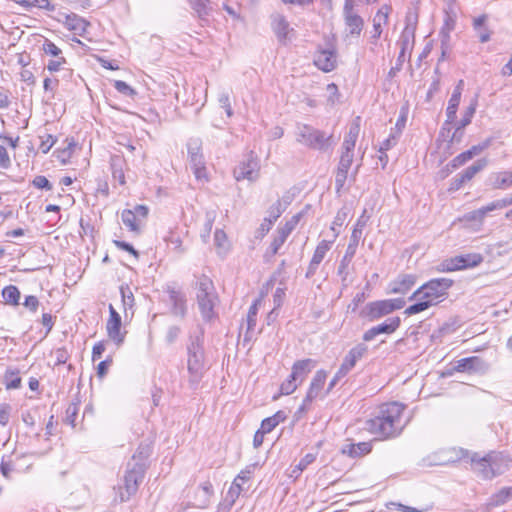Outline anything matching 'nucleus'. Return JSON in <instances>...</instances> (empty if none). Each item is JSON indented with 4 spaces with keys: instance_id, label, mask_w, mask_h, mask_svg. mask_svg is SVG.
Segmentation results:
<instances>
[{
    "instance_id": "obj_53",
    "label": "nucleus",
    "mask_w": 512,
    "mask_h": 512,
    "mask_svg": "<svg viewBox=\"0 0 512 512\" xmlns=\"http://www.w3.org/2000/svg\"><path fill=\"white\" fill-rule=\"evenodd\" d=\"M260 300H256L249 308L248 315H247V325L248 329H253L256 325V316L258 312V303Z\"/></svg>"
},
{
    "instance_id": "obj_3",
    "label": "nucleus",
    "mask_w": 512,
    "mask_h": 512,
    "mask_svg": "<svg viewBox=\"0 0 512 512\" xmlns=\"http://www.w3.org/2000/svg\"><path fill=\"white\" fill-rule=\"evenodd\" d=\"M512 459L505 452H490L484 457L475 454L471 458L473 469L484 479H492L503 474Z\"/></svg>"
},
{
    "instance_id": "obj_11",
    "label": "nucleus",
    "mask_w": 512,
    "mask_h": 512,
    "mask_svg": "<svg viewBox=\"0 0 512 512\" xmlns=\"http://www.w3.org/2000/svg\"><path fill=\"white\" fill-rule=\"evenodd\" d=\"M187 149L189 162L196 179H206V168L203 155L201 154V141L199 139H190Z\"/></svg>"
},
{
    "instance_id": "obj_31",
    "label": "nucleus",
    "mask_w": 512,
    "mask_h": 512,
    "mask_svg": "<svg viewBox=\"0 0 512 512\" xmlns=\"http://www.w3.org/2000/svg\"><path fill=\"white\" fill-rule=\"evenodd\" d=\"M511 498L512 487H504L490 497L487 506L489 509L498 507L505 504Z\"/></svg>"
},
{
    "instance_id": "obj_59",
    "label": "nucleus",
    "mask_w": 512,
    "mask_h": 512,
    "mask_svg": "<svg viewBox=\"0 0 512 512\" xmlns=\"http://www.w3.org/2000/svg\"><path fill=\"white\" fill-rule=\"evenodd\" d=\"M120 291H121L122 302H123L124 307L131 308L134 304V297H133L131 290L128 287H126V288L121 287Z\"/></svg>"
},
{
    "instance_id": "obj_58",
    "label": "nucleus",
    "mask_w": 512,
    "mask_h": 512,
    "mask_svg": "<svg viewBox=\"0 0 512 512\" xmlns=\"http://www.w3.org/2000/svg\"><path fill=\"white\" fill-rule=\"evenodd\" d=\"M315 456L313 454H307L305 455L299 462V464L295 467L293 470V473H301L304 469L307 468L308 465H310L312 462H314Z\"/></svg>"
},
{
    "instance_id": "obj_46",
    "label": "nucleus",
    "mask_w": 512,
    "mask_h": 512,
    "mask_svg": "<svg viewBox=\"0 0 512 512\" xmlns=\"http://www.w3.org/2000/svg\"><path fill=\"white\" fill-rule=\"evenodd\" d=\"M460 103V99L451 96L448 102V107L446 109L447 122L451 123L456 118L457 109Z\"/></svg>"
},
{
    "instance_id": "obj_5",
    "label": "nucleus",
    "mask_w": 512,
    "mask_h": 512,
    "mask_svg": "<svg viewBox=\"0 0 512 512\" xmlns=\"http://www.w3.org/2000/svg\"><path fill=\"white\" fill-rule=\"evenodd\" d=\"M145 464L140 462L128 463L123 477V484L115 487V501L126 502L138 491L145 474Z\"/></svg>"
},
{
    "instance_id": "obj_4",
    "label": "nucleus",
    "mask_w": 512,
    "mask_h": 512,
    "mask_svg": "<svg viewBox=\"0 0 512 512\" xmlns=\"http://www.w3.org/2000/svg\"><path fill=\"white\" fill-rule=\"evenodd\" d=\"M196 298L197 304L205 321H211L216 317L215 308L219 303L218 295L212 280L202 275L196 282Z\"/></svg>"
},
{
    "instance_id": "obj_48",
    "label": "nucleus",
    "mask_w": 512,
    "mask_h": 512,
    "mask_svg": "<svg viewBox=\"0 0 512 512\" xmlns=\"http://www.w3.org/2000/svg\"><path fill=\"white\" fill-rule=\"evenodd\" d=\"M114 88L125 96L134 97L136 95V91L122 80H116L114 82Z\"/></svg>"
},
{
    "instance_id": "obj_14",
    "label": "nucleus",
    "mask_w": 512,
    "mask_h": 512,
    "mask_svg": "<svg viewBox=\"0 0 512 512\" xmlns=\"http://www.w3.org/2000/svg\"><path fill=\"white\" fill-rule=\"evenodd\" d=\"M346 27L351 35L359 36L363 26V19L354 11V0H345L343 9Z\"/></svg>"
},
{
    "instance_id": "obj_30",
    "label": "nucleus",
    "mask_w": 512,
    "mask_h": 512,
    "mask_svg": "<svg viewBox=\"0 0 512 512\" xmlns=\"http://www.w3.org/2000/svg\"><path fill=\"white\" fill-rule=\"evenodd\" d=\"M477 105H478V96L476 95L471 100L469 106L466 108V111L453 134L452 140H454L456 138V135L460 130H462L464 127H466L467 125H469L471 123L472 118L476 112Z\"/></svg>"
},
{
    "instance_id": "obj_35",
    "label": "nucleus",
    "mask_w": 512,
    "mask_h": 512,
    "mask_svg": "<svg viewBox=\"0 0 512 512\" xmlns=\"http://www.w3.org/2000/svg\"><path fill=\"white\" fill-rule=\"evenodd\" d=\"M487 165L486 159H479L474 164L466 168L460 174L463 176L466 182L470 181L478 172L483 170Z\"/></svg>"
},
{
    "instance_id": "obj_62",
    "label": "nucleus",
    "mask_w": 512,
    "mask_h": 512,
    "mask_svg": "<svg viewBox=\"0 0 512 512\" xmlns=\"http://www.w3.org/2000/svg\"><path fill=\"white\" fill-rule=\"evenodd\" d=\"M133 214L138 218L139 222H143L148 216V207L145 205H136L133 209H130Z\"/></svg>"
},
{
    "instance_id": "obj_6",
    "label": "nucleus",
    "mask_w": 512,
    "mask_h": 512,
    "mask_svg": "<svg viewBox=\"0 0 512 512\" xmlns=\"http://www.w3.org/2000/svg\"><path fill=\"white\" fill-rule=\"evenodd\" d=\"M187 354V369L190 375L189 380L192 383H198L205 372L202 333L190 338V343L187 346Z\"/></svg>"
},
{
    "instance_id": "obj_24",
    "label": "nucleus",
    "mask_w": 512,
    "mask_h": 512,
    "mask_svg": "<svg viewBox=\"0 0 512 512\" xmlns=\"http://www.w3.org/2000/svg\"><path fill=\"white\" fill-rule=\"evenodd\" d=\"M367 350V346L362 343L350 349L341 364L342 370H346L349 373L355 367L357 361L367 353Z\"/></svg>"
},
{
    "instance_id": "obj_54",
    "label": "nucleus",
    "mask_w": 512,
    "mask_h": 512,
    "mask_svg": "<svg viewBox=\"0 0 512 512\" xmlns=\"http://www.w3.org/2000/svg\"><path fill=\"white\" fill-rule=\"evenodd\" d=\"M287 240V237H285L284 235H282L281 233H279L277 231V234L276 236L274 237L273 241L271 242L270 244V247H269V250L271 252V255H275L278 253L279 249L281 248V246L285 243V241Z\"/></svg>"
},
{
    "instance_id": "obj_27",
    "label": "nucleus",
    "mask_w": 512,
    "mask_h": 512,
    "mask_svg": "<svg viewBox=\"0 0 512 512\" xmlns=\"http://www.w3.org/2000/svg\"><path fill=\"white\" fill-rule=\"evenodd\" d=\"M488 20V16L486 14H482L473 19V29L477 33L479 41L481 43H486L491 39L492 32L487 27L486 23Z\"/></svg>"
},
{
    "instance_id": "obj_37",
    "label": "nucleus",
    "mask_w": 512,
    "mask_h": 512,
    "mask_svg": "<svg viewBox=\"0 0 512 512\" xmlns=\"http://www.w3.org/2000/svg\"><path fill=\"white\" fill-rule=\"evenodd\" d=\"M414 37V31L413 29L409 28L408 26L403 30L399 44L401 46V55H405L406 51L410 50L412 48V42Z\"/></svg>"
},
{
    "instance_id": "obj_33",
    "label": "nucleus",
    "mask_w": 512,
    "mask_h": 512,
    "mask_svg": "<svg viewBox=\"0 0 512 512\" xmlns=\"http://www.w3.org/2000/svg\"><path fill=\"white\" fill-rule=\"evenodd\" d=\"M123 224L132 232L139 233L142 223L130 209L123 210L121 214Z\"/></svg>"
},
{
    "instance_id": "obj_28",
    "label": "nucleus",
    "mask_w": 512,
    "mask_h": 512,
    "mask_svg": "<svg viewBox=\"0 0 512 512\" xmlns=\"http://www.w3.org/2000/svg\"><path fill=\"white\" fill-rule=\"evenodd\" d=\"M391 12V7L389 5H383L376 13L373 18V29L374 35L373 37L378 38L382 33V26L386 25L388 22V16Z\"/></svg>"
},
{
    "instance_id": "obj_16",
    "label": "nucleus",
    "mask_w": 512,
    "mask_h": 512,
    "mask_svg": "<svg viewBox=\"0 0 512 512\" xmlns=\"http://www.w3.org/2000/svg\"><path fill=\"white\" fill-rule=\"evenodd\" d=\"M482 256L480 254H467V255H460L456 256L454 258H451L450 260L446 261L444 263V269L447 271H455L460 269H465L468 267H474L477 266L482 262Z\"/></svg>"
},
{
    "instance_id": "obj_57",
    "label": "nucleus",
    "mask_w": 512,
    "mask_h": 512,
    "mask_svg": "<svg viewBox=\"0 0 512 512\" xmlns=\"http://www.w3.org/2000/svg\"><path fill=\"white\" fill-rule=\"evenodd\" d=\"M180 333H181V329L179 326L172 325V326L168 327V329L166 331V335H165L166 342L169 344H172L173 342H175L177 340Z\"/></svg>"
},
{
    "instance_id": "obj_19",
    "label": "nucleus",
    "mask_w": 512,
    "mask_h": 512,
    "mask_svg": "<svg viewBox=\"0 0 512 512\" xmlns=\"http://www.w3.org/2000/svg\"><path fill=\"white\" fill-rule=\"evenodd\" d=\"M400 326V318H388L385 322L373 326L363 334V340L369 342L380 334H391Z\"/></svg>"
},
{
    "instance_id": "obj_38",
    "label": "nucleus",
    "mask_w": 512,
    "mask_h": 512,
    "mask_svg": "<svg viewBox=\"0 0 512 512\" xmlns=\"http://www.w3.org/2000/svg\"><path fill=\"white\" fill-rule=\"evenodd\" d=\"M288 204V201L282 203L281 200H277L273 205L270 206L268 210V217H266L265 219L271 220V223L273 224L285 211Z\"/></svg>"
},
{
    "instance_id": "obj_32",
    "label": "nucleus",
    "mask_w": 512,
    "mask_h": 512,
    "mask_svg": "<svg viewBox=\"0 0 512 512\" xmlns=\"http://www.w3.org/2000/svg\"><path fill=\"white\" fill-rule=\"evenodd\" d=\"M272 27L279 40H285L289 33V23L282 15L273 17Z\"/></svg>"
},
{
    "instance_id": "obj_50",
    "label": "nucleus",
    "mask_w": 512,
    "mask_h": 512,
    "mask_svg": "<svg viewBox=\"0 0 512 512\" xmlns=\"http://www.w3.org/2000/svg\"><path fill=\"white\" fill-rule=\"evenodd\" d=\"M361 237L362 236L358 235V233H351L345 254H348V256H355Z\"/></svg>"
},
{
    "instance_id": "obj_61",
    "label": "nucleus",
    "mask_w": 512,
    "mask_h": 512,
    "mask_svg": "<svg viewBox=\"0 0 512 512\" xmlns=\"http://www.w3.org/2000/svg\"><path fill=\"white\" fill-rule=\"evenodd\" d=\"M214 243L218 248H226L227 237L223 230L217 229L214 233Z\"/></svg>"
},
{
    "instance_id": "obj_64",
    "label": "nucleus",
    "mask_w": 512,
    "mask_h": 512,
    "mask_svg": "<svg viewBox=\"0 0 512 512\" xmlns=\"http://www.w3.org/2000/svg\"><path fill=\"white\" fill-rule=\"evenodd\" d=\"M23 305L31 312H36L38 310L40 303L36 296L29 295L25 298Z\"/></svg>"
},
{
    "instance_id": "obj_1",
    "label": "nucleus",
    "mask_w": 512,
    "mask_h": 512,
    "mask_svg": "<svg viewBox=\"0 0 512 512\" xmlns=\"http://www.w3.org/2000/svg\"><path fill=\"white\" fill-rule=\"evenodd\" d=\"M404 410L405 405L398 402L382 404L375 416L365 422V429L382 440L398 437L406 425Z\"/></svg>"
},
{
    "instance_id": "obj_55",
    "label": "nucleus",
    "mask_w": 512,
    "mask_h": 512,
    "mask_svg": "<svg viewBox=\"0 0 512 512\" xmlns=\"http://www.w3.org/2000/svg\"><path fill=\"white\" fill-rule=\"evenodd\" d=\"M43 51L48 54V55H51L53 57H62V51L61 49L56 46L53 42L49 41V40H46L43 44Z\"/></svg>"
},
{
    "instance_id": "obj_56",
    "label": "nucleus",
    "mask_w": 512,
    "mask_h": 512,
    "mask_svg": "<svg viewBox=\"0 0 512 512\" xmlns=\"http://www.w3.org/2000/svg\"><path fill=\"white\" fill-rule=\"evenodd\" d=\"M368 220L369 216L366 215V210H364L362 215L357 219L352 232L358 233V235L362 236L363 230L366 227Z\"/></svg>"
},
{
    "instance_id": "obj_20",
    "label": "nucleus",
    "mask_w": 512,
    "mask_h": 512,
    "mask_svg": "<svg viewBox=\"0 0 512 512\" xmlns=\"http://www.w3.org/2000/svg\"><path fill=\"white\" fill-rule=\"evenodd\" d=\"M315 66L323 72H330L337 66V55L334 50L324 49L316 52L314 56Z\"/></svg>"
},
{
    "instance_id": "obj_22",
    "label": "nucleus",
    "mask_w": 512,
    "mask_h": 512,
    "mask_svg": "<svg viewBox=\"0 0 512 512\" xmlns=\"http://www.w3.org/2000/svg\"><path fill=\"white\" fill-rule=\"evenodd\" d=\"M316 365V360L311 358L296 361L292 366V379H296L301 384Z\"/></svg>"
},
{
    "instance_id": "obj_36",
    "label": "nucleus",
    "mask_w": 512,
    "mask_h": 512,
    "mask_svg": "<svg viewBox=\"0 0 512 512\" xmlns=\"http://www.w3.org/2000/svg\"><path fill=\"white\" fill-rule=\"evenodd\" d=\"M191 7L197 13L198 17L205 19L211 11L209 0H191Z\"/></svg>"
},
{
    "instance_id": "obj_26",
    "label": "nucleus",
    "mask_w": 512,
    "mask_h": 512,
    "mask_svg": "<svg viewBox=\"0 0 512 512\" xmlns=\"http://www.w3.org/2000/svg\"><path fill=\"white\" fill-rule=\"evenodd\" d=\"M488 180L493 189L505 190L512 187V175L509 171L492 173Z\"/></svg>"
},
{
    "instance_id": "obj_45",
    "label": "nucleus",
    "mask_w": 512,
    "mask_h": 512,
    "mask_svg": "<svg viewBox=\"0 0 512 512\" xmlns=\"http://www.w3.org/2000/svg\"><path fill=\"white\" fill-rule=\"evenodd\" d=\"M300 385V383L296 379H292V375L290 374L289 377L281 384L280 391L284 395H290L292 394Z\"/></svg>"
},
{
    "instance_id": "obj_25",
    "label": "nucleus",
    "mask_w": 512,
    "mask_h": 512,
    "mask_svg": "<svg viewBox=\"0 0 512 512\" xmlns=\"http://www.w3.org/2000/svg\"><path fill=\"white\" fill-rule=\"evenodd\" d=\"M360 132V117H356L349 126V131L344 137L342 150L353 152Z\"/></svg>"
},
{
    "instance_id": "obj_41",
    "label": "nucleus",
    "mask_w": 512,
    "mask_h": 512,
    "mask_svg": "<svg viewBox=\"0 0 512 512\" xmlns=\"http://www.w3.org/2000/svg\"><path fill=\"white\" fill-rule=\"evenodd\" d=\"M371 451V444L369 442H359L357 444H352L349 447V455L352 457H358L361 455H365Z\"/></svg>"
},
{
    "instance_id": "obj_34",
    "label": "nucleus",
    "mask_w": 512,
    "mask_h": 512,
    "mask_svg": "<svg viewBox=\"0 0 512 512\" xmlns=\"http://www.w3.org/2000/svg\"><path fill=\"white\" fill-rule=\"evenodd\" d=\"M2 297L6 303L11 305H18L20 300V291L14 285L4 287L2 290Z\"/></svg>"
},
{
    "instance_id": "obj_23",
    "label": "nucleus",
    "mask_w": 512,
    "mask_h": 512,
    "mask_svg": "<svg viewBox=\"0 0 512 512\" xmlns=\"http://www.w3.org/2000/svg\"><path fill=\"white\" fill-rule=\"evenodd\" d=\"M65 27L79 36H84L90 23L75 13L65 14Z\"/></svg>"
},
{
    "instance_id": "obj_8",
    "label": "nucleus",
    "mask_w": 512,
    "mask_h": 512,
    "mask_svg": "<svg viewBox=\"0 0 512 512\" xmlns=\"http://www.w3.org/2000/svg\"><path fill=\"white\" fill-rule=\"evenodd\" d=\"M327 379V372L325 370H318L314 374L306 396L304 397L302 404L298 408L296 415L300 417L305 414L311 407V404L317 398L322 397V392Z\"/></svg>"
},
{
    "instance_id": "obj_21",
    "label": "nucleus",
    "mask_w": 512,
    "mask_h": 512,
    "mask_svg": "<svg viewBox=\"0 0 512 512\" xmlns=\"http://www.w3.org/2000/svg\"><path fill=\"white\" fill-rule=\"evenodd\" d=\"M416 283V276L413 274H402L389 284L388 293L406 294Z\"/></svg>"
},
{
    "instance_id": "obj_17",
    "label": "nucleus",
    "mask_w": 512,
    "mask_h": 512,
    "mask_svg": "<svg viewBox=\"0 0 512 512\" xmlns=\"http://www.w3.org/2000/svg\"><path fill=\"white\" fill-rule=\"evenodd\" d=\"M353 158V152L342 150L337 172L335 175V187L337 191H340L345 185L348 176V171L353 162Z\"/></svg>"
},
{
    "instance_id": "obj_9",
    "label": "nucleus",
    "mask_w": 512,
    "mask_h": 512,
    "mask_svg": "<svg viewBox=\"0 0 512 512\" xmlns=\"http://www.w3.org/2000/svg\"><path fill=\"white\" fill-rule=\"evenodd\" d=\"M259 171V159L251 152L234 169V177L237 181L248 180L254 182L259 178Z\"/></svg>"
},
{
    "instance_id": "obj_7",
    "label": "nucleus",
    "mask_w": 512,
    "mask_h": 512,
    "mask_svg": "<svg viewBox=\"0 0 512 512\" xmlns=\"http://www.w3.org/2000/svg\"><path fill=\"white\" fill-rule=\"evenodd\" d=\"M331 136L309 125L302 124L297 126L296 141L309 148L316 150H326L329 147Z\"/></svg>"
},
{
    "instance_id": "obj_13",
    "label": "nucleus",
    "mask_w": 512,
    "mask_h": 512,
    "mask_svg": "<svg viewBox=\"0 0 512 512\" xmlns=\"http://www.w3.org/2000/svg\"><path fill=\"white\" fill-rule=\"evenodd\" d=\"M109 313L106 323L107 335L117 346H120L125 338V332H121V316L112 304L109 305Z\"/></svg>"
},
{
    "instance_id": "obj_18",
    "label": "nucleus",
    "mask_w": 512,
    "mask_h": 512,
    "mask_svg": "<svg viewBox=\"0 0 512 512\" xmlns=\"http://www.w3.org/2000/svg\"><path fill=\"white\" fill-rule=\"evenodd\" d=\"M333 243H334V239L322 240L317 244L316 249L313 253V256H312L311 261L307 268L306 278H311L316 273L318 266L323 261L327 252L331 249Z\"/></svg>"
},
{
    "instance_id": "obj_63",
    "label": "nucleus",
    "mask_w": 512,
    "mask_h": 512,
    "mask_svg": "<svg viewBox=\"0 0 512 512\" xmlns=\"http://www.w3.org/2000/svg\"><path fill=\"white\" fill-rule=\"evenodd\" d=\"M33 185L39 189L51 190L52 184L45 176H36L33 180Z\"/></svg>"
},
{
    "instance_id": "obj_39",
    "label": "nucleus",
    "mask_w": 512,
    "mask_h": 512,
    "mask_svg": "<svg viewBox=\"0 0 512 512\" xmlns=\"http://www.w3.org/2000/svg\"><path fill=\"white\" fill-rule=\"evenodd\" d=\"M256 468V463L247 465L238 473V475L235 477L233 481L236 482L237 484H242V487H244V484L252 478V475L254 474Z\"/></svg>"
},
{
    "instance_id": "obj_52",
    "label": "nucleus",
    "mask_w": 512,
    "mask_h": 512,
    "mask_svg": "<svg viewBox=\"0 0 512 512\" xmlns=\"http://www.w3.org/2000/svg\"><path fill=\"white\" fill-rule=\"evenodd\" d=\"M218 102L220 106L225 109V112L228 117H231L233 115V110L230 103V96L227 92L220 93L218 97Z\"/></svg>"
},
{
    "instance_id": "obj_40",
    "label": "nucleus",
    "mask_w": 512,
    "mask_h": 512,
    "mask_svg": "<svg viewBox=\"0 0 512 512\" xmlns=\"http://www.w3.org/2000/svg\"><path fill=\"white\" fill-rule=\"evenodd\" d=\"M302 217V213H297L292 216L290 220H288L284 226L278 228V232L288 238L291 232L296 228L300 219Z\"/></svg>"
},
{
    "instance_id": "obj_43",
    "label": "nucleus",
    "mask_w": 512,
    "mask_h": 512,
    "mask_svg": "<svg viewBox=\"0 0 512 512\" xmlns=\"http://www.w3.org/2000/svg\"><path fill=\"white\" fill-rule=\"evenodd\" d=\"M21 385V378L18 372L8 371L5 374V386L7 389H18Z\"/></svg>"
},
{
    "instance_id": "obj_2",
    "label": "nucleus",
    "mask_w": 512,
    "mask_h": 512,
    "mask_svg": "<svg viewBox=\"0 0 512 512\" xmlns=\"http://www.w3.org/2000/svg\"><path fill=\"white\" fill-rule=\"evenodd\" d=\"M452 284L453 281L448 278L431 279L415 290L409 297V300H417V302L407 307L404 314L411 316L436 305L440 301V298L447 295V291Z\"/></svg>"
},
{
    "instance_id": "obj_15",
    "label": "nucleus",
    "mask_w": 512,
    "mask_h": 512,
    "mask_svg": "<svg viewBox=\"0 0 512 512\" xmlns=\"http://www.w3.org/2000/svg\"><path fill=\"white\" fill-rule=\"evenodd\" d=\"M488 369V363L478 356L462 358L456 361L453 367V370L456 372L468 373H486Z\"/></svg>"
},
{
    "instance_id": "obj_10",
    "label": "nucleus",
    "mask_w": 512,
    "mask_h": 512,
    "mask_svg": "<svg viewBox=\"0 0 512 512\" xmlns=\"http://www.w3.org/2000/svg\"><path fill=\"white\" fill-rule=\"evenodd\" d=\"M405 303V300L402 298L370 302L367 305L368 316L371 319H379L395 310L402 309L405 306Z\"/></svg>"
},
{
    "instance_id": "obj_42",
    "label": "nucleus",
    "mask_w": 512,
    "mask_h": 512,
    "mask_svg": "<svg viewBox=\"0 0 512 512\" xmlns=\"http://www.w3.org/2000/svg\"><path fill=\"white\" fill-rule=\"evenodd\" d=\"M243 490L244 487H242V484H237L233 481L226 494V501H228L230 505H233Z\"/></svg>"
},
{
    "instance_id": "obj_51",
    "label": "nucleus",
    "mask_w": 512,
    "mask_h": 512,
    "mask_svg": "<svg viewBox=\"0 0 512 512\" xmlns=\"http://www.w3.org/2000/svg\"><path fill=\"white\" fill-rule=\"evenodd\" d=\"M456 24V20L451 15L447 14L444 22V26L441 30V34L443 35L444 39L447 41L449 39V34L451 31L454 30Z\"/></svg>"
},
{
    "instance_id": "obj_12",
    "label": "nucleus",
    "mask_w": 512,
    "mask_h": 512,
    "mask_svg": "<svg viewBox=\"0 0 512 512\" xmlns=\"http://www.w3.org/2000/svg\"><path fill=\"white\" fill-rule=\"evenodd\" d=\"M167 294V304L170 307V313L183 319L187 314V299L184 292L171 286L165 290Z\"/></svg>"
},
{
    "instance_id": "obj_60",
    "label": "nucleus",
    "mask_w": 512,
    "mask_h": 512,
    "mask_svg": "<svg viewBox=\"0 0 512 512\" xmlns=\"http://www.w3.org/2000/svg\"><path fill=\"white\" fill-rule=\"evenodd\" d=\"M347 374H348V372L346 370L343 371L342 367L340 366L338 371L335 373L334 377L329 382L326 394L329 393L338 384V382L342 378H344Z\"/></svg>"
},
{
    "instance_id": "obj_49",
    "label": "nucleus",
    "mask_w": 512,
    "mask_h": 512,
    "mask_svg": "<svg viewBox=\"0 0 512 512\" xmlns=\"http://www.w3.org/2000/svg\"><path fill=\"white\" fill-rule=\"evenodd\" d=\"M474 156L472 155L471 151L468 149L465 152L460 153L451 161L452 168L456 169L462 165H464L467 161L471 160Z\"/></svg>"
},
{
    "instance_id": "obj_47",
    "label": "nucleus",
    "mask_w": 512,
    "mask_h": 512,
    "mask_svg": "<svg viewBox=\"0 0 512 512\" xmlns=\"http://www.w3.org/2000/svg\"><path fill=\"white\" fill-rule=\"evenodd\" d=\"M347 218V211L345 209H341L337 212L331 226V230L334 232L333 239L335 240L339 232L336 231V226H342Z\"/></svg>"
},
{
    "instance_id": "obj_44",
    "label": "nucleus",
    "mask_w": 512,
    "mask_h": 512,
    "mask_svg": "<svg viewBox=\"0 0 512 512\" xmlns=\"http://www.w3.org/2000/svg\"><path fill=\"white\" fill-rule=\"evenodd\" d=\"M79 406L76 403H71L68 405L66 412H65V418L64 421L66 424L70 425L71 427H75V420L78 415Z\"/></svg>"
},
{
    "instance_id": "obj_29",
    "label": "nucleus",
    "mask_w": 512,
    "mask_h": 512,
    "mask_svg": "<svg viewBox=\"0 0 512 512\" xmlns=\"http://www.w3.org/2000/svg\"><path fill=\"white\" fill-rule=\"evenodd\" d=\"M505 208V203L502 199L495 200L486 206H483L477 210L471 212L470 219L482 220L489 212Z\"/></svg>"
}]
</instances>
